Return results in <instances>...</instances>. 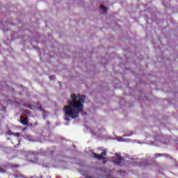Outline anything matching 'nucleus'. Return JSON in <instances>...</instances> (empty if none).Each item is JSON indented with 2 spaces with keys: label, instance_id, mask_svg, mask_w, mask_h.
Returning a JSON list of instances; mask_svg holds the SVG:
<instances>
[{
  "label": "nucleus",
  "instance_id": "obj_1",
  "mask_svg": "<svg viewBox=\"0 0 178 178\" xmlns=\"http://www.w3.org/2000/svg\"><path fill=\"white\" fill-rule=\"evenodd\" d=\"M70 97L71 100L67 102L68 105L63 108L64 120L66 122H70V118L71 119L79 118L81 112H83V108H84V99L80 95L71 94Z\"/></svg>",
  "mask_w": 178,
  "mask_h": 178
},
{
  "label": "nucleus",
  "instance_id": "obj_2",
  "mask_svg": "<svg viewBox=\"0 0 178 178\" xmlns=\"http://www.w3.org/2000/svg\"><path fill=\"white\" fill-rule=\"evenodd\" d=\"M104 156H106V152H104L102 154H94V158L96 159H103Z\"/></svg>",
  "mask_w": 178,
  "mask_h": 178
},
{
  "label": "nucleus",
  "instance_id": "obj_3",
  "mask_svg": "<svg viewBox=\"0 0 178 178\" xmlns=\"http://www.w3.org/2000/svg\"><path fill=\"white\" fill-rule=\"evenodd\" d=\"M20 122L24 126H26V124H28L29 123V119H27V118H25L22 121H20Z\"/></svg>",
  "mask_w": 178,
  "mask_h": 178
},
{
  "label": "nucleus",
  "instance_id": "obj_4",
  "mask_svg": "<svg viewBox=\"0 0 178 178\" xmlns=\"http://www.w3.org/2000/svg\"><path fill=\"white\" fill-rule=\"evenodd\" d=\"M100 9H102L103 12H104V13H106V8L105 6H100Z\"/></svg>",
  "mask_w": 178,
  "mask_h": 178
},
{
  "label": "nucleus",
  "instance_id": "obj_5",
  "mask_svg": "<svg viewBox=\"0 0 178 178\" xmlns=\"http://www.w3.org/2000/svg\"><path fill=\"white\" fill-rule=\"evenodd\" d=\"M50 80H55L56 77L55 76H51L49 77Z\"/></svg>",
  "mask_w": 178,
  "mask_h": 178
},
{
  "label": "nucleus",
  "instance_id": "obj_6",
  "mask_svg": "<svg viewBox=\"0 0 178 178\" xmlns=\"http://www.w3.org/2000/svg\"><path fill=\"white\" fill-rule=\"evenodd\" d=\"M118 161H123V157L122 156H117Z\"/></svg>",
  "mask_w": 178,
  "mask_h": 178
},
{
  "label": "nucleus",
  "instance_id": "obj_7",
  "mask_svg": "<svg viewBox=\"0 0 178 178\" xmlns=\"http://www.w3.org/2000/svg\"><path fill=\"white\" fill-rule=\"evenodd\" d=\"M15 137H19V136H20V133H15Z\"/></svg>",
  "mask_w": 178,
  "mask_h": 178
},
{
  "label": "nucleus",
  "instance_id": "obj_8",
  "mask_svg": "<svg viewBox=\"0 0 178 178\" xmlns=\"http://www.w3.org/2000/svg\"><path fill=\"white\" fill-rule=\"evenodd\" d=\"M130 136H133V134H131L130 135H125L124 137H130Z\"/></svg>",
  "mask_w": 178,
  "mask_h": 178
},
{
  "label": "nucleus",
  "instance_id": "obj_9",
  "mask_svg": "<svg viewBox=\"0 0 178 178\" xmlns=\"http://www.w3.org/2000/svg\"><path fill=\"white\" fill-rule=\"evenodd\" d=\"M118 141H124V140H123V139L121 138V139L118 140Z\"/></svg>",
  "mask_w": 178,
  "mask_h": 178
},
{
  "label": "nucleus",
  "instance_id": "obj_10",
  "mask_svg": "<svg viewBox=\"0 0 178 178\" xmlns=\"http://www.w3.org/2000/svg\"><path fill=\"white\" fill-rule=\"evenodd\" d=\"M162 156L161 154H157V156Z\"/></svg>",
  "mask_w": 178,
  "mask_h": 178
},
{
  "label": "nucleus",
  "instance_id": "obj_11",
  "mask_svg": "<svg viewBox=\"0 0 178 178\" xmlns=\"http://www.w3.org/2000/svg\"><path fill=\"white\" fill-rule=\"evenodd\" d=\"M41 107V106L39 104V106H38V108H40Z\"/></svg>",
  "mask_w": 178,
  "mask_h": 178
},
{
  "label": "nucleus",
  "instance_id": "obj_12",
  "mask_svg": "<svg viewBox=\"0 0 178 178\" xmlns=\"http://www.w3.org/2000/svg\"><path fill=\"white\" fill-rule=\"evenodd\" d=\"M95 136H98V134H93Z\"/></svg>",
  "mask_w": 178,
  "mask_h": 178
},
{
  "label": "nucleus",
  "instance_id": "obj_13",
  "mask_svg": "<svg viewBox=\"0 0 178 178\" xmlns=\"http://www.w3.org/2000/svg\"><path fill=\"white\" fill-rule=\"evenodd\" d=\"M29 141H34L33 140H29Z\"/></svg>",
  "mask_w": 178,
  "mask_h": 178
},
{
  "label": "nucleus",
  "instance_id": "obj_14",
  "mask_svg": "<svg viewBox=\"0 0 178 178\" xmlns=\"http://www.w3.org/2000/svg\"><path fill=\"white\" fill-rule=\"evenodd\" d=\"M104 163H106V161H104Z\"/></svg>",
  "mask_w": 178,
  "mask_h": 178
},
{
  "label": "nucleus",
  "instance_id": "obj_15",
  "mask_svg": "<svg viewBox=\"0 0 178 178\" xmlns=\"http://www.w3.org/2000/svg\"><path fill=\"white\" fill-rule=\"evenodd\" d=\"M83 98H86V96H83Z\"/></svg>",
  "mask_w": 178,
  "mask_h": 178
}]
</instances>
